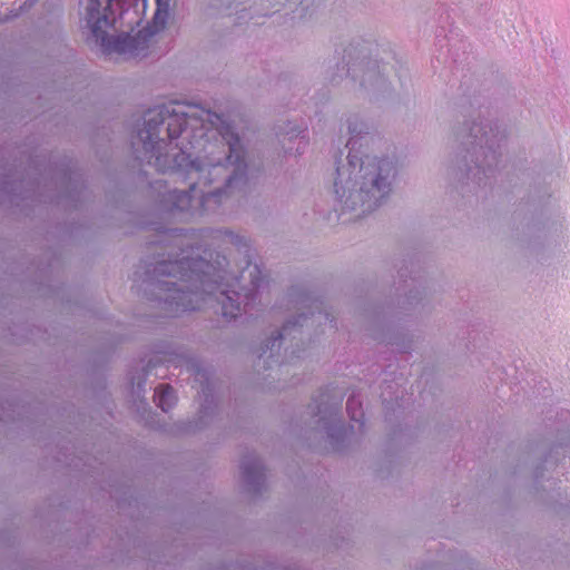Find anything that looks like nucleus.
I'll list each match as a JSON object with an SVG mask.
<instances>
[{
    "label": "nucleus",
    "mask_w": 570,
    "mask_h": 570,
    "mask_svg": "<svg viewBox=\"0 0 570 570\" xmlns=\"http://www.w3.org/2000/svg\"><path fill=\"white\" fill-rule=\"evenodd\" d=\"M148 163L164 168L190 164L196 171L207 165L215 170L234 167L227 177L232 187L245 169L244 149L233 128L217 114L196 104L171 102L151 110L138 132Z\"/></svg>",
    "instance_id": "nucleus-1"
},
{
    "label": "nucleus",
    "mask_w": 570,
    "mask_h": 570,
    "mask_svg": "<svg viewBox=\"0 0 570 570\" xmlns=\"http://www.w3.org/2000/svg\"><path fill=\"white\" fill-rule=\"evenodd\" d=\"M350 135L346 163L336 169L333 183L334 209L343 222L360 219L389 197L396 177L395 161L374 153L375 137L357 117L346 120Z\"/></svg>",
    "instance_id": "nucleus-2"
},
{
    "label": "nucleus",
    "mask_w": 570,
    "mask_h": 570,
    "mask_svg": "<svg viewBox=\"0 0 570 570\" xmlns=\"http://www.w3.org/2000/svg\"><path fill=\"white\" fill-rule=\"evenodd\" d=\"M171 0H87L86 21L104 52L146 57L167 27Z\"/></svg>",
    "instance_id": "nucleus-3"
},
{
    "label": "nucleus",
    "mask_w": 570,
    "mask_h": 570,
    "mask_svg": "<svg viewBox=\"0 0 570 570\" xmlns=\"http://www.w3.org/2000/svg\"><path fill=\"white\" fill-rule=\"evenodd\" d=\"M157 276H168L175 281H159L168 292H177L178 295L170 296L183 309H196L200 307V301H206L204 294L212 295L220 288L216 297L222 305L223 316L234 318L240 312L239 303L229 295V287L233 285L218 283L226 279V272L215 267L204 259H194L183 256L175 262H160L155 267Z\"/></svg>",
    "instance_id": "nucleus-4"
},
{
    "label": "nucleus",
    "mask_w": 570,
    "mask_h": 570,
    "mask_svg": "<svg viewBox=\"0 0 570 570\" xmlns=\"http://www.w3.org/2000/svg\"><path fill=\"white\" fill-rule=\"evenodd\" d=\"M465 144L471 146V159L475 164H497L498 151L494 147L492 129L482 124L474 122L463 134Z\"/></svg>",
    "instance_id": "nucleus-5"
},
{
    "label": "nucleus",
    "mask_w": 570,
    "mask_h": 570,
    "mask_svg": "<svg viewBox=\"0 0 570 570\" xmlns=\"http://www.w3.org/2000/svg\"><path fill=\"white\" fill-rule=\"evenodd\" d=\"M246 275H248V277L252 278L250 288L243 287V289L245 291L244 294L232 291V293H234L237 296V298H239L240 296H244L247 298L252 294L253 291L258 289L261 287V282H262L261 271L257 265L247 264L246 268L242 272L240 277L243 279H245Z\"/></svg>",
    "instance_id": "nucleus-6"
},
{
    "label": "nucleus",
    "mask_w": 570,
    "mask_h": 570,
    "mask_svg": "<svg viewBox=\"0 0 570 570\" xmlns=\"http://www.w3.org/2000/svg\"><path fill=\"white\" fill-rule=\"evenodd\" d=\"M155 401L163 411L170 410L176 402L174 390L170 386H160L155 392Z\"/></svg>",
    "instance_id": "nucleus-7"
},
{
    "label": "nucleus",
    "mask_w": 570,
    "mask_h": 570,
    "mask_svg": "<svg viewBox=\"0 0 570 570\" xmlns=\"http://www.w3.org/2000/svg\"><path fill=\"white\" fill-rule=\"evenodd\" d=\"M223 196H225V191L220 189L204 194L199 199L200 212L215 210L222 203Z\"/></svg>",
    "instance_id": "nucleus-8"
},
{
    "label": "nucleus",
    "mask_w": 570,
    "mask_h": 570,
    "mask_svg": "<svg viewBox=\"0 0 570 570\" xmlns=\"http://www.w3.org/2000/svg\"><path fill=\"white\" fill-rule=\"evenodd\" d=\"M193 203V196L189 193L180 191L175 193V206L179 210H187Z\"/></svg>",
    "instance_id": "nucleus-9"
},
{
    "label": "nucleus",
    "mask_w": 570,
    "mask_h": 570,
    "mask_svg": "<svg viewBox=\"0 0 570 570\" xmlns=\"http://www.w3.org/2000/svg\"><path fill=\"white\" fill-rule=\"evenodd\" d=\"M357 405V402L356 400L354 399H350L347 401V411L351 412V417L352 420L354 421H361V419L363 417V413L362 411H360V413H356L354 412V407Z\"/></svg>",
    "instance_id": "nucleus-10"
},
{
    "label": "nucleus",
    "mask_w": 570,
    "mask_h": 570,
    "mask_svg": "<svg viewBox=\"0 0 570 570\" xmlns=\"http://www.w3.org/2000/svg\"><path fill=\"white\" fill-rule=\"evenodd\" d=\"M289 324L291 323H287L284 327H283V333L279 335V338L283 340L285 334L287 333V331L289 330Z\"/></svg>",
    "instance_id": "nucleus-11"
}]
</instances>
